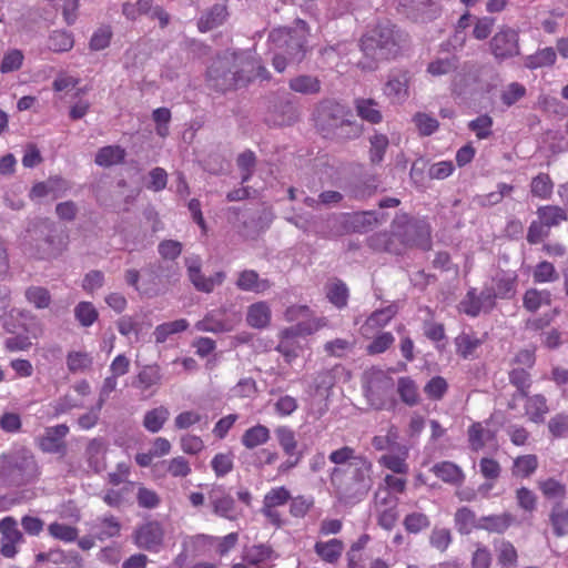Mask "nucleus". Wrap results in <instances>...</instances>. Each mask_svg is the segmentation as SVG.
Masks as SVG:
<instances>
[{
  "label": "nucleus",
  "instance_id": "nucleus-32",
  "mask_svg": "<svg viewBox=\"0 0 568 568\" xmlns=\"http://www.w3.org/2000/svg\"><path fill=\"white\" fill-rule=\"evenodd\" d=\"M538 220L548 229L568 220L566 211L557 205H542L537 209Z\"/></svg>",
  "mask_w": 568,
  "mask_h": 568
},
{
  "label": "nucleus",
  "instance_id": "nucleus-36",
  "mask_svg": "<svg viewBox=\"0 0 568 568\" xmlns=\"http://www.w3.org/2000/svg\"><path fill=\"white\" fill-rule=\"evenodd\" d=\"M514 521V517L510 514H500L484 516L479 518V529L487 530L494 534L505 532Z\"/></svg>",
  "mask_w": 568,
  "mask_h": 568
},
{
  "label": "nucleus",
  "instance_id": "nucleus-42",
  "mask_svg": "<svg viewBox=\"0 0 568 568\" xmlns=\"http://www.w3.org/2000/svg\"><path fill=\"white\" fill-rule=\"evenodd\" d=\"M363 132V126L352 114L345 115L343 123H341L329 139L336 140H353L358 138Z\"/></svg>",
  "mask_w": 568,
  "mask_h": 568
},
{
  "label": "nucleus",
  "instance_id": "nucleus-58",
  "mask_svg": "<svg viewBox=\"0 0 568 568\" xmlns=\"http://www.w3.org/2000/svg\"><path fill=\"white\" fill-rule=\"evenodd\" d=\"M403 525L409 534H418L430 526V520L424 513L414 511L405 516Z\"/></svg>",
  "mask_w": 568,
  "mask_h": 568
},
{
  "label": "nucleus",
  "instance_id": "nucleus-59",
  "mask_svg": "<svg viewBox=\"0 0 568 568\" xmlns=\"http://www.w3.org/2000/svg\"><path fill=\"white\" fill-rule=\"evenodd\" d=\"M369 159L374 164H378L383 161L384 154L388 148L389 141L385 134H374L371 139Z\"/></svg>",
  "mask_w": 568,
  "mask_h": 568
},
{
  "label": "nucleus",
  "instance_id": "nucleus-23",
  "mask_svg": "<svg viewBox=\"0 0 568 568\" xmlns=\"http://www.w3.org/2000/svg\"><path fill=\"white\" fill-rule=\"evenodd\" d=\"M432 471L443 481L459 486L465 479V474L459 466L452 462H440L432 467Z\"/></svg>",
  "mask_w": 568,
  "mask_h": 568
},
{
  "label": "nucleus",
  "instance_id": "nucleus-46",
  "mask_svg": "<svg viewBox=\"0 0 568 568\" xmlns=\"http://www.w3.org/2000/svg\"><path fill=\"white\" fill-rule=\"evenodd\" d=\"M524 307L529 312H536L542 304H551V294L547 290L539 291L537 288H529L524 294Z\"/></svg>",
  "mask_w": 568,
  "mask_h": 568
},
{
  "label": "nucleus",
  "instance_id": "nucleus-61",
  "mask_svg": "<svg viewBox=\"0 0 568 568\" xmlns=\"http://www.w3.org/2000/svg\"><path fill=\"white\" fill-rule=\"evenodd\" d=\"M326 295H327V298L329 300V302L338 308H343L347 305L348 288L341 281H337V282L331 284L327 287Z\"/></svg>",
  "mask_w": 568,
  "mask_h": 568
},
{
  "label": "nucleus",
  "instance_id": "nucleus-4",
  "mask_svg": "<svg viewBox=\"0 0 568 568\" xmlns=\"http://www.w3.org/2000/svg\"><path fill=\"white\" fill-rule=\"evenodd\" d=\"M38 475V463L31 450L22 447L0 456V480L21 486L36 479Z\"/></svg>",
  "mask_w": 568,
  "mask_h": 568
},
{
  "label": "nucleus",
  "instance_id": "nucleus-13",
  "mask_svg": "<svg viewBox=\"0 0 568 568\" xmlns=\"http://www.w3.org/2000/svg\"><path fill=\"white\" fill-rule=\"evenodd\" d=\"M69 432L70 428L67 424L47 427L43 435L38 438L39 448L43 453L57 454L60 457H64L68 452L65 437Z\"/></svg>",
  "mask_w": 568,
  "mask_h": 568
},
{
  "label": "nucleus",
  "instance_id": "nucleus-8",
  "mask_svg": "<svg viewBox=\"0 0 568 568\" xmlns=\"http://www.w3.org/2000/svg\"><path fill=\"white\" fill-rule=\"evenodd\" d=\"M345 115H349V110L344 105L334 100H323L314 113L315 125L323 136L329 138L343 123Z\"/></svg>",
  "mask_w": 568,
  "mask_h": 568
},
{
  "label": "nucleus",
  "instance_id": "nucleus-49",
  "mask_svg": "<svg viewBox=\"0 0 568 568\" xmlns=\"http://www.w3.org/2000/svg\"><path fill=\"white\" fill-rule=\"evenodd\" d=\"M556 52L552 48H544L536 53L525 58V67L528 69H538L552 65L556 61Z\"/></svg>",
  "mask_w": 568,
  "mask_h": 568
},
{
  "label": "nucleus",
  "instance_id": "nucleus-21",
  "mask_svg": "<svg viewBox=\"0 0 568 568\" xmlns=\"http://www.w3.org/2000/svg\"><path fill=\"white\" fill-rule=\"evenodd\" d=\"M185 266L187 270L189 278L194 287L200 292L211 293L212 282L207 281V277H205L201 272V258L199 256L186 257Z\"/></svg>",
  "mask_w": 568,
  "mask_h": 568
},
{
  "label": "nucleus",
  "instance_id": "nucleus-15",
  "mask_svg": "<svg viewBox=\"0 0 568 568\" xmlns=\"http://www.w3.org/2000/svg\"><path fill=\"white\" fill-rule=\"evenodd\" d=\"M209 501L216 516L227 520H236L239 513L234 498L225 491L223 486H213L209 491Z\"/></svg>",
  "mask_w": 568,
  "mask_h": 568
},
{
  "label": "nucleus",
  "instance_id": "nucleus-5",
  "mask_svg": "<svg viewBox=\"0 0 568 568\" xmlns=\"http://www.w3.org/2000/svg\"><path fill=\"white\" fill-rule=\"evenodd\" d=\"M392 233L398 241L408 246H417L424 251L430 248V230L424 220L397 215L392 224Z\"/></svg>",
  "mask_w": 568,
  "mask_h": 568
},
{
  "label": "nucleus",
  "instance_id": "nucleus-64",
  "mask_svg": "<svg viewBox=\"0 0 568 568\" xmlns=\"http://www.w3.org/2000/svg\"><path fill=\"white\" fill-rule=\"evenodd\" d=\"M526 95V88L519 82H511L500 93L501 102L511 106Z\"/></svg>",
  "mask_w": 568,
  "mask_h": 568
},
{
  "label": "nucleus",
  "instance_id": "nucleus-29",
  "mask_svg": "<svg viewBox=\"0 0 568 568\" xmlns=\"http://www.w3.org/2000/svg\"><path fill=\"white\" fill-rule=\"evenodd\" d=\"M244 560L250 565L263 568V565L274 558L276 555L271 546L265 544L254 545L244 550Z\"/></svg>",
  "mask_w": 568,
  "mask_h": 568
},
{
  "label": "nucleus",
  "instance_id": "nucleus-54",
  "mask_svg": "<svg viewBox=\"0 0 568 568\" xmlns=\"http://www.w3.org/2000/svg\"><path fill=\"white\" fill-rule=\"evenodd\" d=\"M74 39L71 32L55 30L49 37V49L54 52H67L73 48Z\"/></svg>",
  "mask_w": 568,
  "mask_h": 568
},
{
  "label": "nucleus",
  "instance_id": "nucleus-45",
  "mask_svg": "<svg viewBox=\"0 0 568 568\" xmlns=\"http://www.w3.org/2000/svg\"><path fill=\"white\" fill-rule=\"evenodd\" d=\"M268 439L270 429L264 425H256L244 432L241 442L246 448L253 449L265 444Z\"/></svg>",
  "mask_w": 568,
  "mask_h": 568
},
{
  "label": "nucleus",
  "instance_id": "nucleus-48",
  "mask_svg": "<svg viewBox=\"0 0 568 568\" xmlns=\"http://www.w3.org/2000/svg\"><path fill=\"white\" fill-rule=\"evenodd\" d=\"M170 412L164 406H159L145 413L143 426L151 433H158L169 419Z\"/></svg>",
  "mask_w": 568,
  "mask_h": 568
},
{
  "label": "nucleus",
  "instance_id": "nucleus-9",
  "mask_svg": "<svg viewBox=\"0 0 568 568\" xmlns=\"http://www.w3.org/2000/svg\"><path fill=\"white\" fill-rule=\"evenodd\" d=\"M398 498L388 489H377L374 495V513L377 518V524L390 530L398 519Z\"/></svg>",
  "mask_w": 568,
  "mask_h": 568
},
{
  "label": "nucleus",
  "instance_id": "nucleus-26",
  "mask_svg": "<svg viewBox=\"0 0 568 568\" xmlns=\"http://www.w3.org/2000/svg\"><path fill=\"white\" fill-rule=\"evenodd\" d=\"M227 10L224 4H214L197 21V28L201 32L213 30L225 21Z\"/></svg>",
  "mask_w": 568,
  "mask_h": 568
},
{
  "label": "nucleus",
  "instance_id": "nucleus-34",
  "mask_svg": "<svg viewBox=\"0 0 568 568\" xmlns=\"http://www.w3.org/2000/svg\"><path fill=\"white\" fill-rule=\"evenodd\" d=\"M397 393L403 403L407 406H416L420 403L418 386L414 379L408 376L399 377L397 381Z\"/></svg>",
  "mask_w": 568,
  "mask_h": 568
},
{
  "label": "nucleus",
  "instance_id": "nucleus-1",
  "mask_svg": "<svg viewBox=\"0 0 568 568\" xmlns=\"http://www.w3.org/2000/svg\"><path fill=\"white\" fill-rule=\"evenodd\" d=\"M335 464L331 484L339 503L354 506L362 501L373 487V464L349 446L333 450L328 456Z\"/></svg>",
  "mask_w": 568,
  "mask_h": 568
},
{
  "label": "nucleus",
  "instance_id": "nucleus-3",
  "mask_svg": "<svg viewBox=\"0 0 568 568\" xmlns=\"http://www.w3.org/2000/svg\"><path fill=\"white\" fill-rule=\"evenodd\" d=\"M408 45V33L389 21L378 23L361 40L362 51L373 60L394 59Z\"/></svg>",
  "mask_w": 568,
  "mask_h": 568
},
{
  "label": "nucleus",
  "instance_id": "nucleus-56",
  "mask_svg": "<svg viewBox=\"0 0 568 568\" xmlns=\"http://www.w3.org/2000/svg\"><path fill=\"white\" fill-rule=\"evenodd\" d=\"M99 313L90 302H80L74 307V317L83 327L91 326L98 320Z\"/></svg>",
  "mask_w": 568,
  "mask_h": 568
},
{
  "label": "nucleus",
  "instance_id": "nucleus-11",
  "mask_svg": "<svg viewBox=\"0 0 568 568\" xmlns=\"http://www.w3.org/2000/svg\"><path fill=\"white\" fill-rule=\"evenodd\" d=\"M132 537L139 548L156 552L163 546L164 528L158 520H148L135 528Z\"/></svg>",
  "mask_w": 568,
  "mask_h": 568
},
{
  "label": "nucleus",
  "instance_id": "nucleus-7",
  "mask_svg": "<svg viewBox=\"0 0 568 568\" xmlns=\"http://www.w3.org/2000/svg\"><path fill=\"white\" fill-rule=\"evenodd\" d=\"M394 386L393 379L384 371L371 368L363 375L364 394L376 409L386 406V397Z\"/></svg>",
  "mask_w": 568,
  "mask_h": 568
},
{
  "label": "nucleus",
  "instance_id": "nucleus-35",
  "mask_svg": "<svg viewBox=\"0 0 568 568\" xmlns=\"http://www.w3.org/2000/svg\"><path fill=\"white\" fill-rule=\"evenodd\" d=\"M344 549L342 540L333 538L328 541H317L314 546L315 552L326 562L335 564Z\"/></svg>",
  "mask_w": 568,
  "mask_h": 568
},
{
  "label": "nucleus",
  "instance_id": "nucleus-38",
  "mask_svg": "<svg viewBox=\"0 0 568 568\" xmlns=\"http://www.w3.org/2000/svg\"><path fill=\"white\" fill-rule=\"evenodd\" d=\"M495 551L498 565L503 568H515L517 566L518 552L510 541L505 539L497 541Z\"/></svg>",
  "mask_w": 568,
  "mask_h": 568
},
{
  "label": "nucleus",
  "instance_id": "nucleus-62",
  "mask_svg": "<svg viewBox=\"0 0 568 568\" xmlns=\"http://www.w3.org/2000/svg\"><path fill=\"white\" fill-rule=\"evenodd\" d=\"M200 332L224 333L232 331V326L222 320L215 318L212 314L206 315L203 320L195 324Z\"/></svg>",
  "mask_w": 568,
  "mask_h": 568
},
{
  "label": "nucleus",
  "instance_id": "nucleus-30",
  "mask_svg": "<svg viewBox=\"0 0 568 568\" xmlns=\"http://www.w3.org/2000/svg\"><path fill=\"white\" fill-rule=\"evenodd\" d=\"M43 225L48 230V234L43 240L45 246L43 247L41 257L59 256L63 252L65 244L61 237L53 233L55 226L53 222L47 220L43 222Z\"/></svg>",
  "mask_w": 568,
  "mask_h": 568
},
{
  "label": "nucleus",
  "instance_id": "nucleus-14",
  "mask_svg": "<svg viewBox=\"0 0 568 568\" xmlns=\"http://www.w3.org/2000/svg\"><path fill=\"white\" fill-rule=\"evenodd\" d=\"M0 554L13 558L18 554V546L24 540L13 517L7 516L0 520Z\"/></svg>",
  "mask_w": 568,
  "mask_h": 568
},
{
  "label": "nucleus",
  "instance_id": "nucleus-16",
  "mask_svg": "<svg viewBox=\"0 0 568 568\" xmlns=\"http://www.w3.org/2000/svg\"><path fill=\"white\" fill-rule=\"evenodd\" d=\"M385 221L386 215L379 211H361L347 215L346 227L354 233H367Z\"/></svg>",
  "mask_w": 568,
  "mask_h": 568
},
{
  "label": "nucleus",
  "instance_id": "nucleus-10",
  "mask_svg": "<svg viewBox=\"0 0 568 568\" xmlns=\"http://www.w3.org/2000/svg\"><path fill=\"white\" fill-rule=\"evenodd\" d=\"M413 73L407 69H392L384 85V94L392 103H404L409 98Z\"/></svg>",
  "mask_w": 568,
  "mask_h": 568
},
{
  "label": "nucleus",
  "instance_id": "nucleus-24",
  "mask_svg": "<svg viewBox=\"0 0 568 568\" xmlns=\"http://www.w3.org/2000/svg\"><path fill=\"white\" fill-rule=\"evenodd\" d=\"M271 282L266 278H260L253 270H245L240 273L236 286L241 291L263 293L271 287Z\"/></svg>",
  "mask_w": 568,
  "mask_h": 568
},
{
  "label": "nucleus",
  "instance_id": "nucleus-55",
  "mask_svg": "<svg viewBox=\"0 0 568 568\" xmlns=\"http://www.w3.org/2000/svg\"><path fill=\"white\" fill-rule=\"evenodd\" d=\"M24 60V54L19 49H10L4 54L0 62V72L2 74L11 73L18 71Z\"/></svg>",
  "mask_w": 568,
  "mask_h": 568
},
{
  "label": "nucleus",
  "instance_id": "nucleus-44",
  "mask_svg": "<svg viewBox=\"0 0 568 568\" xmlns=\"http://www.w3.org/2000/svg\"><path fill=\"white\" fill-rule=\"evenodd\" d=\"M495 288L498 298H511L516 293L517 276L509 273H500L495 277Z\"/></svg>",
  "mask_w": 568,
  "mask_h": 568
},
{
  "label": "nucleus",
  "instance_id": "nucleus-12",
  "mask_svg": "<svg viewBox=\"0 0 568 568\" xmlns=\"http://www.w3.org/2000/svg\"><path fill=\"white\" fill-rule=\"evenodd\" d=\"M519 37L517 31L503 27L489 42L491 54L497 60H506L519 54Z\"/></svg>",
  "mask_w": 568,
  "mask_h": 568
},
{
  "label": "nucleus",
  "instance_id": "nucleus-41",
  "mask_svg": "<svg viewBox=\"0 0 568 568\" xmlns=\"http://www.w3.org/2000/svg\"><path fill=\"white\" fill-rule=\"evenodd\" d=\"M455 525L462 535H468L474 529H479V519L470 508L462 507L455 514Z\"/></svg>",
  "mask_w": 568,
  "mask_h": 568
},
{
  "label": "nucleus",
  "instance_id": "nucleus-6",
  "mask_svg": "<svg viewBox=\"0 0 568 568\" xmlns=\"http://www.w3.org/2000/svg\"><path fill=\"white\" fill-rule=\"evenodd\" d=\"M268 39L277 51L287 55L288 62L300 63L305 58L306 38L303 32L287 28H280L273 30L270 33Z\"/></svg>",
  "mask_w": 568,
  "mask_h": 568
},
{
  "label": "nucleus",
  "instance_id": "nucleus-22",
  "mask_svg": "<svg viewBox=\"0 0 568 568\" xmlns=\"http://www.w3.org/2000/svg\"><path fill=\"white\" fill-rule=\"evenodd\" d=\"M106 447L102 439L93 438L85 448V457L90 468L94 473H100L105 468Z\"/></svg>",
  "mask_w": 568,
  "mask_h": 568
},
{
  "label": "nucleus",
  "instance_id": "nucleus-20",
  "mask_svg": "<svg viewBox=\"0 0 568 568\" xmlns=\"http://www.w3.org/2000/svg\"><path fill=\"white\" fill-rule=\"evenodd\" d=\"M357 115L371 124H378L383 121V114L379 104L374 99L357 98L354 101Z\"/></svg>",
  "mask_w": 568,
  "mask_h": 568
},
{
  "label": "nucleus",
  "instance_id": "nucleus-39",
  "mask_svg": "<svg viewBox=\"0 0 568 568\" xmlns=\"http://www.w3.org/2000/svg\"><path fill=\"white\" fill-rule=\"evenodd\" d=\"M125 158V150L119 145H108L101 148L95 154V163L100 166L109 168L122 163Z\"/></svg>",
  "mask_w": 568,
  "mask_h": 568
},
{
  "label": "nucleus",
  "instance_id": "nucleus-52",
  "mask_svg": "<svg viewBox=\"0 0 568 568\" xmlns=\"http://www.w3.org/2000/svg\"><path fill=\"white\" fill-rule=\"evenodd\" d=\"M538 467V458L536 455L519 456L514 460L513 475L516 477L527 478L531 476Z\"/></svg>",
  "mask_w": 568,
  "mask_h": 568
},
{
  "label": "nucleus",
  "instance_id": "nucleus-33",
  "mask_svg": "<svg viewBox=\"0 0 568 568\" xmlns=\"http://www.w3.org/2000/svg\"><path fill=\"white\" fill-rule=\"evenodd\" d=\"M481 344L483 339L470 333L463 332L455 338L456 352L465 359L475 357Z\"/></svg>",
  "mask_w": 568,
  "mask_h": 568
},
{
  "label": "nucleus",
  "instance_id": "nucleus-37",
  "mask_svg": "<svg viewBox=\"0 0 568 568\" xmlns=\"http://www.w3.org/2000/svg\"><path fill=\"white\" fill-rule=\"evenodd\" d=\"M525 410L529 419L534 423H542L546 414L549 412L545 396L537 394L532 396L527 395Z\"/></svg>",
  "mask_w": 568,
  "mask_h": 568
},
{
  "label": "nucleus",
  "instance_id": "nucleus-63",
  "mask_svg": "<svg viewBox=\"0 0 568 568\" xmlns=\"http://www.w3.org/2000/svg\"><path fill=\"white\" fill-rule=\"evenodd\" d=\"M458 68V59L457 57H449L445 59H437L430 62L427 67V71L434 75H445L448 74Z\"/></svg>",
  "mask_w": 568,
  "mask_h": 568
},
{
  "label": "nucleus",
  "instance_id": "nucleus-25",
  "mask_svg": "<svg viewBox=\"0 0 568 568\" xmlns=\"http://www.w3.org/2000/svg\"><path fill=\"white\" fill-rule=\"evenodd\" d=\"M271 308L266 302H256L248 306L246 322L253 328H265L271 322Z\"/></svg>",
  "mask_w": 568,
  "mask_h": 568
},
{
  "label": "nucleus",
  "instance_id": "nucleus-17",
  "mask_svg": "<svg viewBox=\"0 0 568 568\" xmlns=\"http://www.w3.org/2000/svg\"><path fill=\"white\" fill-rule=\"evenodd\" d=\"M397 312L398 308L395 304L374 311L361 326L359 333L365 338H372L375 332L386 326Z\"/></svg>",
  "mask_w": 568,
  "mask_h": 568
},
{
  "label": "nucleus",
  "instance_id": "nucleus-40",
  "mask_svg": "<svg viewBox=\"0 0 568 568\" xmlns=\"http://www.w3.org/2000/svg\"><path fill=\"white\" fill-rule=\"evenodd\" d=\"M509 383L516 387L517 396L527 397L531 386V376L525 367H513L508 373ZM516 397V395H514Z\"/></svg>",
  "mask_w": 568,
  "mask_h": 568
},
{
  "label": "nucleus",
  "instance_id": "nucleus-51",
  "mask_svg": "<svg viewBox=\"0 0 568 568\" xmlns=\"http://www.w3.org/2000/svg\"><path fill=\"white\" fill-rule=\"evenodd\" d=\"M554 183L550 176L546 173H539L532 178L530 183V193L535 197L547 200L551 196Z\"/></svg>",
  "mask_w": 568,
  "mask_h": 568
},
{
  "label": "nucleus",
  "instance_id": "nucleus-47",
  "mask_svg": "<svg viewBox=\"0 0 568 568\" xmlns=\"http://www.w3.org/2000/svg\"><path fill=\"white\" fill-rule=\"evenodd\" d=\"M280 343L276 346V351L281 353L287 364H291L295 358L298 357L302 346L294 336H287L284 331L280 333Z\"/></svg>",
  "mask_w": 568,
  "mask_h": 568
},
{
  "label": "nucleus",
  "instance_id": "nucleus-2",
  "mask_svg": "<svg viewBox=\"0 0 568 568\" xmlns=\"http://www.w3.org/2000/svg\"><path fill=\"white\" fill-rule=\"evenodd\" d=\"M255 78L267 80L268 71L247 51L226 52L207 70L210 85L219 91L244 87Z\"/></svg>",
  "mask_w": 568,
  "mask_h": 568
},
{
  "label": "nucleus",
  "instance_id": "nucleus-27",
  "mask_svg": "<svg viewBox=\"0 0 568 568\" xmlns=\"http://www.w3.org/2000/svg\"><path fill=\"white\" fill-rule=\"evenodd\" d=\"M162 373L159 365H146L138 374L133 386L142 392H146L154 386H160Z\"/></svg>",
  "mask_w": 568,
  "mask_h": 568
},
{
  "label": "nucleus",
  "instance_id": "nucleus-57",
  "mask_svg": "<svg viewBox=\"0 0 568 568\" xmlns=\"http://www.w3.org/2000/svg\"><path fill=\"white\" fill-rule=\"evenodd\" d=\"M24 296L34 307L41 310L49 307L51 303L50 292L42 286H30L26 290Z\"/></svg>",
  "mask_w": 568,
  "mask_h": 568
},
{
  "label": "nucleus",
  "instance_id": "nucleus-60",
  "mask_svg": "<svg viewBox=\"0 0 568 568\" xmlns=\"http://www.w3.org/2000/svg\"><path fill=\"white\" fill-rule=\"evenodd\" d=\"M448 390V384L442 376L432 377L424 386V393L432 400H440Z\"/></svg>",
  "mask_w": 568,
  "mask_h": 568
},
{
  "label": "nucleus",
  "instance_id": "nucleus-43",
  "mask_svg": "<svg viewBox=\"0 0 568 568\" xmlns=\"http://www.w3.org/2000/svg\"><path fill=\"white\" fill-rule=\"evenodd\" d=\"M189 327V322L180 318L173 322L160 324L153 332V337L156 344L164 343L171 335L184 332Z\"/></svg>",
  "mask_w": 568,
  "mask_h": 568
},
{
  "label": "nucleus",
  "instance_id": "nucleus-31",
  "mask_svg": "<svg viewBox=\"0 0 568 568\" xmlns=\"http://www.w3.org/2000/svg\"><path fill=\"white\" fill-rule=\"evenodd\" d=\"M549 521L557 537L568 535V506L562 501L556 503L551 508Z\"/></svg>",
  "mask_w": 568,
  "mask_h": 568
},
{
  "label": "nucleus",
  "instance_id": "nucleus-18",
  "mask_svg": "<svg viewBox=\"0 0 568 568\" xmlns=\"http://www.w3.org/2000/svg\"><path fill=\"white\" fill-rule=\"evenodd\" d=\"M70 187L67 180L60 176H50L48 180L38 182L32 186L30 197L31 200H36L51 195L53 199H59L63 196Z\"/></svg>",
  "mask_w": 568,
  "mask_h": 568
},
{
  "label": "nucleus",
  "instance_id": "nucleus-19",
  "mask_svg": "<svg viewBox=\"0 0 568 568\" xmlns=\"http://www.w3.org/2000/svg\"><path fill=\"white\" fill-rule=\"evenodd\" d=\"M145 271L163 286L174 285L180 280V267L175 262L152 263Z\"/></svg>",
  "mask_w": 568,
  "mask_h": 568
},
{
  "label": "nucleus",
  "instance_id": "nucleus-53",
  "mask_svg": "<svg viewBox=\"0 0 568 568\" xmlns=\"http://www.w3.org/2000/svg\"><path fill=\"white\" fill-rule=\"evenodd\" d=\"M275 436L278 440L280 446L287 456L293 457L295 454L298 453L296 452L297 440L295 438V433L293 429H291L287 426H280L275 429Z\"/></svg>",
  "mask_w": 568,
  "mask_h": 568
},
{
  "label": "nucleus",
  "instance_id": "nucleus-50",
  "mask_svg": "<svg viewBox=\"0 0 568 568\" xmlns=\"http://www.w3.org/2000/svg\"><path fill=\"white\" fill-rule=\"evenodd\" d=\"M36 560L37 562L50 561L55 565L73 561L78 566H81V558L77 552L65 554L60 549H51L48 552H39L36 556Z\"/></svg>",
  "mask_w": 568,
  "mask_h": 568
},
{
  "label": "nucleus",
  "instance_id": "nucleus-28",
  "mask_svg": "<svg viewBox=\"0 0 568 568\" xmlns=\"http://www.w3.org/2000/svg\"><path fill=\"white\" fill-rule=\"evenodd\" d=\"M292 91L304 95H313L321 92L322 83L317 77L311 74H300L288 81Z\"/></svg>",
  "mask_w": 568,
  "mask_h": 568
}]
</instances>
